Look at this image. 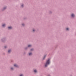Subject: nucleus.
<instances>
[{
  "label": "nucleus",
  "mask_w": 76,
  "mask_h": 76,
  "mask_svg": "<svg viewBox=\"0 0 76 76\" xmlns=\"http://www.w3.org/2000/svg\"><path fill=\"white\" fill-rule=\"evenodd\" d=\"M12 27H8V28L9 29H12Z\"/></svg>",
  "instance_id": "obj_5"
},
{
  "label": "nucleus",
  "mask_w": 76,
  "mask_h": 76,
  "mask_svg": "<svg viewBox=\"0 0 76 76\" xmlns=\"http://www.w3.org/2000/svg\"><path fill=\"white\" fill-rule=\"evenodd\" d=\"M33 32H34L35 31V30H33Z\"/></svg>",
  "instance_id": "obj_16"
},
{
  "label": "nucleus",
  "mask_w": 76,
  "mask_h": 76,
  "mask_svg": "<svg viewBox=\"0 0 76 76\" xmlns=\"http://www.w3.org/2000/svg\"><path fill=\"white\" fill-rule=\"evenodd\" d=\"M11 52V50H8V53H9Z\"/></svg>",
  "instance_id": "obj_6"
},
{
  "label": "nucleus",
  "mask_w": 76,
  "mask_h": 76,
  "mask_svg": "<svg viewBox=\"0 0 76 76\" xmlns=\"http://www.w3.org/2000/svg\"><path fill=\"white\" fill-rule=\"evenodd\" d=\"M50 59H48L46 61V63L45 64V67H47V66H48V64H49L50 63Z\"/></svg>",
  "instance_id": "obj_1"
},
{
  "label": "nucleus",
  "mask_w": 76,
  "mask_h": 76,
  "mask_svg": "<svg viewBox=\"0 0 76 76\" xmlns=\"http://www.w3.org/2000/svg\"><path fill=\"white\" fill-rule=\"evenodd\" d=\"M71 16H72V17H75V15L73 14H72Z\"/></svg>",
  "instance_id": "obj_2"
},
{
  "label": "nucleus",
  "mask_w": 76,
  "mask_h": 76,
  "mask_svg": "<svg viewBox=\"0 0 76 76\" xmlns=\"http://www.w3.org/2000/svg\"><path fill=\"white\" fill-rule=\"evenodd\" d=\"M34 72H35V73H36V72H37V70L35 69L34 70Z\"/></svg>",
  "instance_id": "obj_9"
},
{
  "label": "nucleus",
  "mask_w": 76,
  "mask_h": 76,
  "mask_svg": "<svg viewBox=\"0 0 76 76\" xmlns=\"http://www.w3.org/2000/svg\"><path fill=\"white\" fill-rule=\"evenodd\" d=\"M29 56H31L32 55V53H30L29 54Z\"/></svg>",
  "instance_id": "obj_7"
},
{
  "label": "nucleus",
  "mask_w": 76,
  "mask_h": 76,
  "mask_svg": "<svg viewBox=\"0 0 76 76\" xmlns=\"http://www.w3.org/2000/svg\"><path fill=\"white\" fill-rule=\"evenodd\" d=\"M23 4H22V5H21V6L22 7H23Z\"/></svg>",
  "instance_id": "obj_15"
},
{
  "label": "nucleus",
  "mask_w": 76,
  "mask_h": 76,
  "mask_svg": "<svg viewBox=\"0 0 76 76\" xmlns=\"http://www.w3.org/2000/svg\"><path fill=\"white\" fill-rule=\"evenodd\" d=\"M66 30H69V28H66Z\"/></svg>",
  "instance_id": "obj_11"
},
{
  "label": "nucleus",
  "mask_w": 76,
  "mask_h": 76,
  "mask_svg": "<svg viewBox=\"0 0 76 76\" xmlns=\"http://www.w3.org/2000/svg\"><path fill=\"white\" fill-rule=\"evenodd\" d=\"M31 45H28V47H31Z\"/></svg>",
  "instance_id": "obj_8"
},
{
  "label": "nucleus",
  "mask_w": 76,
  "mask_h": 76,
  "mask_svg": "<svg viewBox=\"0 0 76 76\" xmlns=\"http://www.w3.org/2000/svg\"><path fill=\"white\" fill-rule=\"evenodd\" d=\"M5 48H6V47H5Z\"/></svg>",
  "instance_id": "obj_18"
},
{
  "label": "nucleus",
  "mask_w": 76,
  "mask_h": 76,
  "mask_svg": "<svg viewBox=\"0 0 76 76\" xmlns=\"http://www.w3.org/2000/svg\"><path fill=\"white\" fill-rule=\"evenodd\" d=\"M34 49H31V51H32V50H33Z\"/></svg>",
  "instance_id": "obj_13"
},
{
  "label": "nucleus",
  "mask_w": 76,
  "mask_h": 76,
  "mask_svg": "<svg viewBox=\"0 0 76 76\" xmlns=\"http://www.w3.org/2000/svg\"><path fill=\"white\" fill-rule=\"evenodd\" d=\"M5 26H6V25L5 24H4L2 25V26H3V27Z\"/></svg>",
  "instance_id": "obj_4"
},
{
  "label": "nucleus",
  "mask_w": 76,
  "mask_h": 76,
  "mask_svg": "<svg viewBox=\"0 0 76 76\" xmlns=\"http://www.w3.org/2000/svg\"><path fill=\"white\" fill-rule=\"evenodd\" d=\"M14 66H15V67H18V65H17L16 64H15L14 65Z\"/></svg>",
  "instance_id": "obj_3"
},
{
  "label": "nucleus",
  "mask_w": 76,
  "mask_h": 76,
  "mask_svg": "<svg viewBox=\"0 0 76 76\" xmlns=\"http://www.w3.org/2000/svg\"><path fill=\"white\" fill-rule=\"evenodd\" d=\"M11 69H12V70H13V68H11Z\"/></svg>",
  "instance_id": "obj_14"
},
{
  "label": "nucleus",
  "mask_w": 76,
  "mask_h": 76,
  "mask_svg": "<svg viewBox=\"0 0 76 76\" xmlns=\"http://www.w3.org/2000/svg\"><path fill=\"white\" fill-rule=\"evenodd\" d=\"M45 56L44 57V58H45Z\"/></svg>",
  "instance_id": "obj_17"
},
{
  "label": "nucleus",
  "mask_w": 76,
  "mask_h": 76,
  "mask_svg": "<svg viewBox=\"0 0 76 76\" xmlns=\"http://www.w3.org/2000/svg\"><path fill=\"white\" fill-rule=\"evenodd\" d=\"M23 75L22 74L20 75V76H23Z\"/></svg>",
  "instance_id": "obj_10"
},
{
  "label": "nucleus",
  "mask_w": 76,
  "mask_h": 76,
  "mask_svg": "<svg viewBox=\"0 0 76 76\" xmlns=\"http://www.w3.org/2000/svg\"><path fill=\"white\" fill-rule=\"evenodd\" d=\"M22 25H23V26H24V24H22Z\"/></svg>",
  "instance_id": "obj_12"
}]
</instances>
